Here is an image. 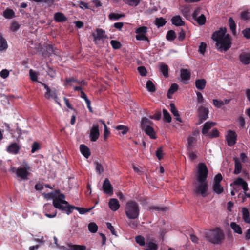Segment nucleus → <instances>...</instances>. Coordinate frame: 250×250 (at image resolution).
Listing matches in <instances>:
<instances>
[{"mask_svg":"<svg viewBox=\"0 0 250 250\" xmlns=\"http://www.w3.org/2000/svg\"><path fill=\"white\" fill-rule=\"evenodd\" d=\"M204 235L207 240L214 244H220L224 239L222 231L218 228L208 230Z\"/></svg>","mask_w":250,"mask_h":250,"instance_id":"nucleus-1","label":"nucleus"},{"mask_svg":"<svg viewBox=\"0 0 250 250\" xmlns=\"http://www.w3.org/2000/svg\"><path fill=\"white\" fill-rule=\"evenodd\" d=\"M125 212L126 217L129 219L135 220L138 218L140 213L138 204L131 200L128 201L125 204Z\"/></svg>","mask_w":250,"mask_h":250,"instance_id":"nucleus-2","label":"nucleus"},{"mask_svg":"<svg viewBox=\"0 0 250 250\" xmlns=\"http://www.w3.org/2000/svg\"><path fill=\"white\" fill-rule=\"evenodd\" d=\"M23 167H11L10 171L13 173H15L18 178H20L22 180H27L30 173L28 171L30 170V167L26 163L24 165Z\"/></svg>","mask_w":250,"mask_h":250,"instance_id":"nucleus-3","label":"nucleus"},{"mask_svg":"<svg viewBox=\"0 0 250 250\" xmlns=\"http://www.w3.org/2000/svg\"><path fill=\"white\" fill-rule=\"evenodd\" d=\"M208 169L206 165L203 163L198 164L197 168L196 180L197 182L207 181Z\"/></svg>","mask_w":250,"mask_h":250,"instance_id":"nucleus-4","label":"nucleus"},{"mask_svg":"<svg viewBox=\"0 0 250 250\" xmlns=\"http://www.w3.org/2000/svg\"><path fill=\"white\" fill-rule=\"evenodd\" d=\"M216 46L220 51H227L231 45V37L229 34H226L222 40L216 42Z\"/></svg>","mask_w":250,"mask_h":250,"instance_id":"nucleus-5","label":"nucleus"},{"mask_svg":"<svg viewBox=\"0 0 250 250\" xmlns=\"http://www.w3.org/2000/svg\"><path fill=\"white\" fill-rule=\"evenodd\" d=\"M208 184L207 181L198 182V185L195 187L194 192L196 195H201L203 197L208 195Z\"/></svg>","mask_w":250,"mask_h":250,"instance_id":"nucleus-6","label":"nucleus"},{"mask_svg":"<svg viewBox=\"0 0 250 250\" xmlns=\"http://www.w3.org/2000/svg\"><path fill=\"white\" fill-rule=\"evenodd\" d=\"M208 109L203 106H200L198 110V122L196 123V125H199L202 124L208 117Z\"/></svg>","mask_w":250,"mask_h":250,"instance_id":"nucleus-7","label":"nucleus"},{"mask_svg":"<svg viewBox=\"0 0 250 250\" xmlns=\"http://www.w3.org/2000/svg\"><path fill=\"white\" fill-rule=\"evenodd\" d=\"M44 215L50 218L55 217L57 215V210L54 209L53 206L50 204H45L43 206Z\"/></svg>","mask_w":250,"mask_h":250,"instance_id":"nucleus-8","label":"nucleus"},{"mask_svg":"<svg viewBox=\"0 0 250 250\" xmlns=\"http://www.w3.org/2000/svg\"><path fill=\"white\" fill-rule=\"evenodd\" d=\"M96 34L93 33L92 35L94 38V42L96 44H98V41L103 40L104 39H107L108 37L105 35L104 30L101 28H97L96 30Z\"/></svg>","mask_w":250,"mask_h":250,"instance_id":"nucleus-9","label":"nucleus"},{"mask_svg":"<svg viewBox=\"0 0 250 250\" xmlns=\"http://www.w3.org/2000/svg\"><path fill=\"white\" fill-rule=\"evenodd\" d=\"M226 28L221 27L219 30L214 32L212 35L211 39L216 42L220 41L226 36Z\"/></svg>","mask_w":250,"mask_h":250,"instance_id":"nucleus-10","label":"nucleus"},{"mask_svg":"<svg viewBox=\"0 0 250 250\" xmlns=\"http://www.w3.org/2000/svg\"><path fill=\"white\" fill-rule=\"evenodd\" d=\"M56 208L61 210L64 212H65L67 215H69L75 209V207L74 206L70 205L68 203V204H62L61 206L56 205Z\"/></svg>","mask_w":250,"mask_h":250,"instance_id":"nucleus-11","label":"nucleus"},{"mask_svg":"<svg viewBox=\"0 0 250 250\" xmlns=\"http://www.w3.org/2000/svg\"><path fill=\"white\" fill-rule=\"evenodd\" d=\"M226 137L228 146H231L236 143L237 135L235 132L229 130Z\"/></svg>","mask_w":250,"mask_h":250,"instance_id":"nucleus-12","label":"nucleus"},{"mask_svg":"<svg viewBox=\"0 0 250 250\" xmlns=\"http://www.w3.org/2000/svg\"><path fill=\"white\" fill-rule=\"evenodd\" d=\"M98 126H93L90 130L89 138L92 142H95L98 139L100 133L98 129Z\"/></svg>","mask_w":250,"mask_h":250,"instance_id":"nucleus-13","label":"nucleus"},{"mask_svg":"<svg viewBox=\"0 0 250 250\" xmlns=\"http://www.w3.org/2000/svg\"><path fill=\"white\" fill-rule=\"evenodd\" d=\"M103 189L106 194L111 195L113 194V188L108 179L106 178L103 185Z\"/></svg>","mask_w":250,"mask_h":250,"instance_id":"nucleus-14","label":"nucleus"},{"mask_svg":"<svg viewBox=\"0 0 250 250\" xmlns=\"http://www.w3.org/2000/svg\"><path fill=\"white\" fill-rule=\"evenodd\" d=\"M65 196L63 194H60L57 198H55L53 201V206L56 208V206H61L62 204H68V202L64 200Z\"/></svg>","mask_w":250,"mask_h":250,"instance_id":"nucleus-15","label":"nucleus"},{"mask_svg":"<svg viewBox=\"0 0 250 250\" xmlns=\"http://www.w3.org/2000/svg\"><path fill=\"white\" fill-rule=\"evenodd\" d=\"M233 185L235 186H242V188L244 190V191H247L248 190V184L247 182L241 178H237L232 183L230 184L231 186H232Z\"/></svg>","mask_w":250,"mask_h":250,"instance_id":"nucleus-16","label":"nucleus"},{"mask_svg":"<svg viewBox=\"0 0 250 250\" xmlns=\"http://www.w3.org/2000/svg\"><path fill=\"white\" fill-rule=\"evenodd\" d=\"M180 76L184 83L187 84V82L190 79L191 73L188 69L183 68L180 70Z\"/></svg>","mask_w":250,"mask_h":250,"instance_id":"nucleus-17","label":"nucleus"},{"mask_svg":"<svg viewBox=\"0 0 250 250\" xmlns=\"http://www.w3.org/2000/svg\"><path fill=\"white\" fill-rule=\"evenodd\" d=\"M240 61L244 65L250 64V53L243 52L239 55Z\"/></svg>","mask_w":250,"mask_h":250,"instance_id":"nucleus-18","label":"nucleus"},{"mask_svg":"<svg viewBox=\"0 0 250 250\" xmlns=\"http://www.w3.org/2000/svg\"><path fill=\"white\" fill-rule=\"evenodd\" d=\"M171 22L172 24L176 27L184 26L185 24L180 15H175L172 17L171 19Z\"/></svg>","mask_w":250,"mask_h":250,"instance_id":"nucleus-19","label":"nucleus"},{"mask_svg":"<svg viewBox=\"0 0 250 250\" xmlns=\"http://www.w3.org/2000/svg\"><path fill=\"white\" fill-rule=\"evenodd\" d=\"M142 129L149 136L151 139H155L157 138L156 132L151 126H142Z\"/></svg>","mask_w":250,"mask_h":250,"instance_id":"nucleus-20","label":"nucleus"},{"mask_svg":"<svg viewBox=\"0 0 250 250\" xmlns=\"http://www.w3.org/2000/svg\"><path fill=\"white\" fill-rule=\"evenodd\" d=\"M20 147L16 143L10 144L7 148V151L9 153L17 154L19 153Z\"/></svg>","mask_w":250,"mask_h":250,"instance_id":"nucleus-21","label":"nucleus"},{"mask_svg":"<svg viewBox=\"0 0 250 250\" xmlns=\"http://www.w3.org/2000/svg\"><path fill=\"white\" fill-rule=\"evenodd\" d=\"M109 207L110 209L113 211L117 210L120 208V204L117 199L112 198L108 203Z\"/></svg>","mask_w":250,"mask_h":250,"instance_id":"nucleus-22","label":"nucleus"},{"mask_svg":"<svg viewBox=\"0 0 250 250\" xmlns=\"http://www.w3.org/2000/svg\"><path fill=\"white\" fill-rule=\"evenodd\" d=\"M54 19L57 22H63L67 20V17L61 12L56 13L54 15Z\"/></svg>","mask_w":250,"mask_h":250,"instance_id":"nucleus-23","label":"nucleus"},{"mask_svg":"<svg viewBox=\"0 0 250 250\" xmlns=\"http://www.w3.org/2000/svg\"><path fill=\"white\" fill-rule=\"evenodd\" d=\"M170 111L172 113V114L174 115V116L175 117V119L176 121H178L180 122V123H182V121L181 119V118L179 117V114L178 110L176 109L175 105L174 103H170Z\"/></svg>","mask_w":250,"mask_h":250,"instance_id":"nucleus-24","label":"nucleus"},{"mask_svg":"<svg viewBox=\"0 0 250 250\" xmlns=\"http://www.w3.org/2000/svg\"><path fill=\"white\" fill-rule=\"evenodd\" d=\"M80 150L81 153L86 158H88L90 155V151L89 148L84 144L80 145Z\"/></svg>","mask_w":250,"mask_h":250,"instance_id":"nucleus-25","label":"nucleus"},{"mask_svg":"<svg viewBox=\"0 0 250 250\" xmlns=\"http://www.w3.org/2000/svg\"><path fill=\"white\" fill-rule=\"evenodd\" d=\"M206 80L204 79H197L195 81V84L196 87L199 90H203L206 85Z\"/></svg>","mask_w":250,"mask_h":250,"instance_id":"nucleus-26","label":"nucleus"},{"mask_svg":"<svg viewBox=\"0 0 250 250\" xmlns=\"http://www.w3.org/2000/svg\"><path fill=\"white\" fill-rule=\"evenodd\" d=\"M178 88V85L177 84L174 83H172L169 89L168 90L167 93V97L168 99H171L172 98V94L175 93Z\"/></svg>","mask_w":250,"mask_h":250,"instance_id":"nucleus-27","label":"nucleus"},{"mask_svg":"<svg viewBox=\"0 0 250 250\" xmlns=\"http://www.w3.org/2000/svg\"><path fill=\"white\" fill-rule=\"evenodd\" d=\"M234 160L235 162L234 173L235 174H238L241 172L242 165L238 158L235 157L234 158Z\"/></svg>","mask_w":250,"mask_h":250,"instance_id":"nucleus-28","label":"nucleus"},{"mask_svg":"<svg viewBox=\"0 0 250 250\" xmlns=\"http://www.w3.org/2000/svg\"><path fill=\"white\" fill-rule=\"evenodd\" d=\"M144 246V250H157L158 249L157 245L151 241H147Z\"/></svg>","mask_w":250,"mask_h":250,"instance_id":"nucleus-29","label":"nucleus"},{"mask_svg":"<svg viewBox=\"0 0 250 250\" xmlns=\"http://www.w3.org/2000/svg\"><path fill=\"white\" fill-rule=\"evenodd\" d=\"M3 16L6 19H10L15 17V13L12 9L7 8L3 11Z\"/></svg>","mask_w":250,"mask_h":250,"instance_id":"nucleus-30","label":"nucleus"},{"mask_svg":"<svg viewBox=\"0 0 250 250\" xmlns=\"http://www.w3.org/2000/svg\"><path fill=\"white\" fill-rule=\"evenodd\" d=\"M243 219L247 223H250V213L248 209L246 208H242Z\"/></svg>","mask_w":250,"mask_h":250,"instance_id":"nucleus-31","label":"nucleus"},{"mask_svg":"<svg viewBox=\"0 0 250 250\" xmlns=\"http://www.w3.org/2000/svg\"><path fill=\"white\" fill-rule=\"evenodd\" d=\"M7 47L6 40L3 37L1 33H0V51L6 50Z\"/></svg>","mask_w":250,"mask_h":250,"instance_id":"nucleus-32","label":"nucleus"},{"mask_svg":"<svg viewBox=\"0 0 250 250\" xmlns=\"http://www.w3.org/2000/svg\"><path fill=\"white\" fill-rule=\"evenodd\" d=\"M229 26L230 30L232 31V33L235 35L236 34V25L235 23L234 20L232 17H229L228 20Z\"/></svg>","mask_w":250,"mask_h":250,"instance_id":"nucleus-33","label":"nucleus"},{"mask_svg":"<svg viewBox=\"0 0 250 250\" xmlns=\"http://www.w3.org/2000/svg\"><path fill=\"white\" fill-rule=\"evenodd\" d=\"M167 23V21L163 17L157 18L155 20V24L157 27H163Z\"/></svg>","mask_w":250,"mask_h":250,"instance_id":"nucleus-34","label":"nucleus"},{"mask_svg":"<svg viewBox=\"0 0 250 250\" xmlns=\"http://www.w3.org/2000/svg\"><path fill=\"white\" fill-rule=\"evenodd\" d=\"M176 38V34L174 31L170 30L167 31L166 35V39L168 41H173Z\"/></svg>","mask_w":250,"mask_h":250,"instance_id":"nucleus-35","label":"nucleus"},{"mask_svg":"<svg viewBox=\"0 0 250 250\" xmlns=\"http://www.w3.org/2000/svg\"><path fill=\"white\" fill-rule=\"evenodd\" d=\"M160 70L163 73L165 78L168 77V69L167 65L164 63H161L160 65Z\"/></svg>","mask_w":250,"mask_h":250,"instance_id":"nucleus-36","label":"nucleus"},{"mask_svg":"<svg viewBox=\"0 0 250 250\" xmlns=\"http://www.w3.org/2000/svg\"><path fill=\"white\" fill-rule=\"evenodd\" d=\"M146 88L150 92H154L156 91V87L152 81L148 80L146 82Z\"/></svg>","mask_w":250,"mask_h":250,"instance_id":"nucleus-37","label":"nucleus"},{"mask_svg":"<svg viewBox=\"0 0 250 250\" xmlns=\"http://www.w3.org/2000/svg\"><path fill=\"white\" fill-rule=\"evenodd\" d=\"M230 227L235 232L239 234H241L242 233L241 227L235 222H231L230 224Z\"/></svg>","mask_w":250,"mask_h":250,"instance_id":"nucleus-38","label":"nucleus"},{"mask_svg":"<svg viewBox=\"0 0 250 250\" xmlns=\"http://www.w3.org/2000/svg\"><path fill=\"white\" fill-rule=\"evenodd\" d=\"M124 17L125 15L124 14H120L115 13H111L108 15L109 19L112 21L118 20L120 18Z\"/></svg>","mask_w":250,"mask_h":250,"instance_id":"nucleus-39","label":"nucleus"},{"mask_svg":"<svg viewBox=\"0 0 250 250\" xmlns=\"http://www.w3.org/2000/svg\"><path fill=\"white\" fill-rule=\"evenodd\" d=\"M163 113L164 121L170 123L171 121V117L169 112L166 109H163Z\"/></svg>","mask_w":250,"mask_h":250,"instance_id":"nucleus-40","label":"nucleus"},{"mask_svg":"<svg viewBox=\"0 0 250 250\" xmlns=\"http://www.w3.org/2000/svg\"><path fill=\"white\" fill-rule=\"evenodd\" d=\"M213 190L214 192L218 194H221L224 190L220 184H213Z\"/></svg>","mask_w":250,"mask_h":250,"instance_id":"nucleus-41","label":"nucleus"},{"mask_svg":"<svg viewBox=\"0 0 250 250\" xmlns=\"http://www.w3.org/2000/svg\"><path fill=\"white\" fill-rule=\"evenodd\" d=\"M240 18L243 21H247L250 19V12L247 11H243L240 12Z\"/></svg>","mask_w":250,"mask_h":250,"instance_id":"nucleus-42","label":"nucleus"},{"mask_svg":"<svg viewBox=\"0 0 250 250\" xmlns=\"http://www.w3.org/2000/svg\"><path fill=\"white\" fill-rule=\"evenodd\" d=\"M67 83L71 82H76L77 84L80 85V86H84L86 84V82L84 80H79L73 77H70V79L67 81Z\"/></svg>","mask_w":250,"mask_h":250,"instance_id":"nucleus-43","label":"nucleus"},{"mask_svg":"<svg viewBox=\"0 0 250 250\" xmlns=\"http://www.w3.org/2000/svg\"><path fill=\"white\" fill-rule=\"evenodd\" d=\"M195 21H197L199 25H204L206 22V18L204 14H201L197 17Z\"/></svg>","mask_w":250,"mask_h":250,"instance_id":"nucleus-44","label":"nucleus"},{"mask_svg":"<svg viewBox=\"0 0 250 250\" xmlns=\"http://www.w3.org/2000/svg\"><path fill=\"white\" fill-rule=\"evenodd\" d=\"M88 230L91 233H95L98 229V226L95 223L91 222L88 224Z\"/></svg>","mask_w":250,"mask_h":250,"instance_id":"nucleus-45","label":"nucleus"},{"mask_svg":"<svg viewBox=\"0 0 250 250\" xmlns=\"http://www.w3.org/2000/svg\"><path fill=\"white\" fill-rule=\"evenodd\" d=\"M124 2L130 6H136L140 3V0H123Z\"/></svg>","mask_w":250,"mask_h":250,"instance_id":"nucleus-46","label":"nucleus"},{"mask_svg":"<svg viewBox=\"0 0 250 250\" xmlns=\"http://www.w3.org/2000/svg\"><path fill=\"white\" fill-rule=\"evenodd\" d=\"M116 129L119 131V134L121 132L123 135L126 134L128 131V128L126 126H116Z\"/></svg>","mask_w":250,"mask_h":250,"instance_id":"nucleus-47","label":"nucleus"},{"mask_svg":"<svg viewBox=\"0 0 250 250\" xmlns=\"http://www.w3.org/2000/svg\"><path fill=\"white\" fill-rule=\"evenodd\" d=\"M110 44L114 49H119L122 46L120 42L116 40H111Z\"/></svg>","mask_w":250,"mask_h":250,"instance_id":"nucleus-48","label":"nucleus"},{"mask_svg":"<svg viewBox=\"0 0 250 250\" xmlns=\"http://www.w3.org/2000/svg\"><path fill=\"white\" fill-rule=\"evenodd\" d=\"M135 241L137 244L141 246H144L146 244L145 238L141 235L137 236L135 237Z\"/></svg>","mask_w":250,"mask_h":250,"instance_id":"nucleus-49","label":"nucleus"},{"mask_svg":"<svg viewBox=\"0 0 250 250\" xmlns=\"http://www.w3.org/2000/svg\"><path fill=\"white\" fill-rule=\"evenodd\" d=\"M46 50L47 52L50 55L52 54H57V50L54 49L53 45L49 44L46 46Z\"/></svg>","mask_w":250,"mask_h":250,"instance_id":"nucleus-50","label":"nucleus"},{"mask_svg":"<svg viewBox=\"0 0 250 250\" xmlns=\"http://www.w3.org/2000/svg\"><path fill=\"white\" fill-rule=\"evenodd\" d=\"M136 39L138 41H146L148 43L150 42V41L148 38L144 34H137L136 36Z\"/></svg>","mask_w":250,"mask_h":250,"instance_id":"nucleus-51","label":"nucleus"},{"mask_svg":"<svg viewBox=\"0 0 250 250\" xmlns=\"http://www.w3.org/2000/svg\"><path fill=\"white\" fill-rule=\"evenodd\" d=\"M147 27L146 26H141L136 29L135 33L137 34H144L147 32Z\"/></svg>","mask_w":250,"mask_h":250,"instance_id":"nucleus-52","label":"nucleus"},{"mask_svg":"<svg viewBox=\"0 0 250 250\" xmlns=\"http://www.w3.org/2000/svg\"><path fill=\"white\" fill-rule=\"evenodd\" d=\"M49 97H45L47 99H49L50 98H55L56 99H57V90L55 88H53L51 90H50V92L49 93Z\"/></svg>","mask_w":250,"mask_h":250,"instance_id":"nucleus-53","label":"nucleus"},{"mask_svg":"<svg viewBox=\"0 0 250 250\" xmlns=\"http://www.w3.org/2000/svg\"><path fill=\"white\" fill-rule=\"evenodd\" d=\"M219 135V132L216 128H213L210 131L208 137L210 138H216Z\"/></svg>","mask_w":250,"mask_h":250,"instance_id":"nucleus-54","label":"nucleus"},{"mask_svg":"<svg viewBox=\"0 0 250 250\" xmlns=\"http://www.w3.org/2000/svg\"><path fill=\"white\" fill-rule=\"evenodd\" d=\"M20 24H19V23L18 22L14 21L11 23V26H10V29L12 31L16 32L19 30V29L20 28Z\"/></svg>","mask_w":250,"mask_h":250,"instance_id":"nucleus-55","label":"nucleus"},{"mask_svg":"<svg viewBox=\"0 0 250 250\" xmlns=\"http://www.w3.org/2000/svg\"><path fill=\"white\" fill-rule=\"evenodd\" d=\"M212 126H203V128L202 130V132L203 135H204L206 136H209V133L210 132V129L211 128V127Z\"/></svg>","mask_w":250,"mask_h":250,"instance_id":"nucleus-56","label":"nucleus"},{"mask_svg":"<svg viewBox=\"0 0 250 250\" xmlns=\"http://www.w3.org/2000/svg\"><path fill=\"white\" fill-rule=\"evenodd\" d=\"M207 48V44L205 42H202L199 46V50L198 51L200 52L201 54H204L206 49Z\"/></svg>","mask_w":250,"mask_h":250,"instance_id":"nucleus-57","label":"nucleus"},{"mask_svg":"<svg viewBox=\"0 0 250 250\" xmlns=\"http://www.w3.org/2000/svg\"><path fill=\"white\" fill-rule=\"evenodd\" d=\"M86 247L84 245H72L69 250H85Z\"/></svg>","mask_w":250,"mask_h":250,"instance_id":"nucleus-58","label":"nucleus"},{"mask_svg":"<svg viewBox=\"0 0 250 250\" xmlns=\"http://www.w3.org/2000/svg\"><path fill=\"white\" fill-rule=\"evenodd\" d=\"M137 70L138 72H139L140 74L142 76H146V75L147 71L146 68L143 66H139L137 68Z\"/></svg>","mask_w":250,"mask_h":250,"instance_id":"nucleus-59","label":"nucleus"},{"mask_svg":"<svg viewBox=\"0 0 250 250\" xmlns=\"http://www.w3.org/2000/svg\"><path fill=\"white\" fill-rule=\"evenodd\" d=\"M149 209L150 210L154 209L156 211H166L167 210V208L166 207H158V206H151L149 208Z\"/></svg>","mask_w":250,"mask_h":250,"instance_id":"nucleus-60","label":"nucleus"},{"mask_svg":"<svg viewBox=\"0 0 250 250\" xmlns=\"http://www.w3.org/2000/svg\"><path fill=\"white\" fill-rule=\"evenodd\" d=\"M44 197L46 199H55L56 197L55 194L53 192H50L48 193H43L42 194Z\"/></svg>","mask_w":250,"mask_h":250,"instance_id":"nucleus-61","label":"nucleus"},{"mask_svg":"<svg viewBox=\"0 0 250 250\" xmlns=\"http://www.w3.org/2000/svg\"><path fill=\"white\" fill-rule=\"evenodd\" d=\"M243 36L247 39H250V28H246L242 31Z\"/></svg>","mask_w":250,"mask_h":250,"instance_id":"nucleus-62","label":"nucleus"},{"mask_svg":"<svg viewBox=\"0 0 250 250\" xmlns=\"http://www.w3.org/2000/svg\"><path fill=\"white\" fill-rule=\"evenodd\" d=\"M156 155L159 160L162 159L163 156V151L162 147H160L157 149V150L156 151Z\"/></svg>","mask_w":250,"mask_h":250,"instance_id":"nucleus-63","label":"nucleus"},{"mask_svg":"<svg viewBox=\"0 0 250 250\" xmlns=\"http://www.w3.org/2000/svg\"><path fill=\"white\" fill-rule=\"evenodd\" d=\"M40 149V145L37 142H34L32 145L31 152L32 153H35L36 151Z\"/></svg>","mask_w":250,"mask_h":250,"instance_id":"nucleus-64","label":"nucleus"}]
</instances>
